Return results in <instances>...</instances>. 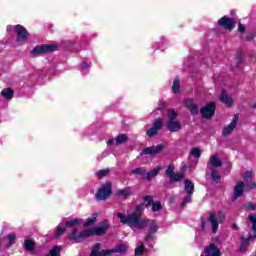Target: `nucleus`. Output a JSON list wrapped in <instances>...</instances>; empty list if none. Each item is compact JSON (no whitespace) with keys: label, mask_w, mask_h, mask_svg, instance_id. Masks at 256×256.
<instances>
[{"label":"nucleus","mask_w":256,"mask_h":256,"mask_svg":"<svg viewBox=\"0 0 256 256\" xmlns=\"http://www.w3.org/2000/svg\"><path fill=\"white\" fill-rule=\"evenodd\" d=\"M116 217L120 219V223H122V225H128L130 229L143 230L146 227H148L150 233H156L157 231H159V226L157 225V221L147 219V218L141 219L139 215L135 213L125 215L121 212H118L116 214Z\"/></svg>","instance_id":"obj_1"},{"label":"nucleus","mask_w":256,"mask_h":256,"mask_svg":"<svg viewBox=\"0 0 256 256\" xmlns=\"http://www.w3.org/2000/svg\"><path fill=\"white\" fill-rule=\"evenodd\" d=\"M125 251H127L125 244H119L114 249L101 250V243H96L90 256H109L111 253H125Z\"/></svg>","instance_id":"obj_2"},{"label":"nucleus","mask_w":256,"mask_h":256,"mask_svg":"<svg viewBox=\"0 0 256 256\" xmlns=\"http://www.w3.org/2000/svg\"><path fill=\"white\" fill-rule=\"evenodd\" d=\"M175 119H177V112L170 109L168 111V121L166 123L167 129L170 131V133H177V131H181V122Z\"/></svg>","instance_id":"obj_3"},{"label":"nucleus","mask_w":256,"mask_h":256,"mask_svg":"<svg viewBox=\"0 0 256 256\" xmlns=\"http://www.w3.org/2000/svg\"><path fill=\"white\" fill-rule=\"evenodd\" d=\"M225 213L224 212H218V215L216 216L215 213H212L208 217V221L211 224L212 233H217L219 230V223H223L225 221Z\"/></svg>","instance_id":"obj_4"},{"label":"nucleus","mask_w":256,"mask_h":256,"mask_svg":"<svg viewBox=\"0 0 256 256\" xmlns=\"http://www.w3.org/2000/svg\"><path fill=\"white\" fill-rule=\"evenodd\" d=\"M89 237H93V230L91 229H86L83 230L81 232H79V234L77 235V228H75L70 236H69V240L70 241H76V243H81L84 239H87Z\"/></svg>","instance_id":"obj_5"},{"label":"nucleus","mask_w":256,"mask_h":256,"mask_svg":"<svg viewBox=\"0 0 256 256\" xmlns=\"http://www.w3.org/2000/svg\"><path fill=\"white\" fill-rule=\"evenodd\" d=\"M112 189L111 183L107 182L106 184L102 185L100 189L95 194L96 201H107L109 197H111Z\"/></svg>","instance_id":"obj_6"},{"label":"nucleus","mask_w":256,"mask_h":256,"mask_svg":"<svg viewBox=\"0 0 256 256\" xmlns=\"http://www.w3.org/2000/svg\"><path fill=\"white\" fill-rule=\"evenodd\" d=\"M53 51H57V45H38L33 48L31 51V54L34 55V57H39V55H45V53H53Z\"/></svg>","instance_id":"obj_7"},{"label":"nucleus","mask_w":256,"mask_h":256,"mask_svg":"<svg viewBox=\"0 0 256 256\" xmlns=\"http://www.w3.org/2000/svg\"><path fill=\"white\" fill-rule=\"evenodd\" d=\"M248 219L250 221V223H252V231L254 232L253 236H249L247 239L241 238L243 241L240 245V251H245V249H247V247H249V241H251V239L256 237V215H249Z\"/></svg>","instance_id":"obj_8"},{"label":"nucleus","mask_w":256,"mask_h":256,"mask_svg":"<svg viewBox=\"0 0 256 256\" xmlns=\"http://www.w3.org/2000/svg\"><path fill=\"white\" fill-rule=\"evenodd\" d=\"M15 31L18 35L16 38V43H20V45L27 43V39H29V32H27V29L18 24L15 26Z\"/></svg>","instance_id":"obj_9"},{"label":"nucleus","mask_w":256,"mask_h":256,"mask_svg":"<svg viewBox=\"0 0 256 256\" xmlns=\"http://www.w3.org/2000/svg\"><path fill=\"white\" fill-rule=\"evenodd\" d=\"M200 114L203 119H211V117L215 115V103L210 102L206 106L202 107L200 109Z\"/></svg>","instance_id":"obj_10"},{"label":"nucleus","mask_w":256,"mask_h":256,"mask_svg":"<svg viewBox=\"0 0 256 256\" xmlns=\"http://www.w3.org/2000/svg\"><path fill=\"white\" fill-rule=\"evenodd\" d=\"M218 25L228 31H233V29H235V20L227 16H223L218 20Z\"/></svg>","instance_id":"obj_11"},{"label":"nucleus","mask_w":256,"mask_h":256,"mask_svg":"<svg viewBox=\"0 0 256 256\" xmlns=\"http://www.w3.org/2000/svg\"><path fill=\"white\" fill-rule=\"evenodd\" d=\"M237 123H239V116L235 115L232 122L223 128L222 135L224 137H227L230 133H233V131L237 127Z\"/></svg>","instance_id":"obj_12"},{"label":"nucleus","mask_w":256,"mask_h":256,"mask_svg":"<svg viewBox=\"0 0 256 256\" xmlns=\"http://www.w3.org/2000/svg\"><path fill=\"white\" fill-rule=\"evenodd\" d=\"M205 255L201 256H221V250L216 246L215 243H211L210 245L204 248Z\"/></svg>","instance_id":"obj_13"},{"label":"nucleus","mask_w":256,"mask_h":256,"mask_svg":"<svg viewBox=\"0 0 256 256\" xmlns=\"http://www.w3.org/2000/svg\"><path fill=\"white\" fill-rule=\"evenodd\" d=\"M163 149H165V146H163V144L157 145L156 147H147L141 152V155H157L158 153H161Z\"/></svg>","instance_id":"obj_14"},{"label":"nucleus","mask_w":256,"mask_h":256,"mask_svg":"<svg viewBox=\"0 0 256 256\" xmlns=\"http://www.w3.org/2000/svg\"><path fill=\"white\" fill-rule=\"evenodd\" d=\"M243 191H245V183L238 182L234 187V195L232 197L233 201L239 199V197H243Z\"/></svg>","instance_id":"obj_15"},{"label":"nucleus","mask_w":256,"mask_h":256,"mask_svg":"<svg viewBox=\"0 0 256 256\" xmlns=\"http://www.w3.org/2000/svg\"><path fill=\"white\" fill-rule=\"evenodd\" d=\"M1 97H3L6 101H11L15 95V91L12 88H4L1 93Z\"/></svg>","instance_id":"obj_16"},{"label":"nucleus","mask_w":256,"mask_h":256,"mask_svg":"<svg viewBox=\"0 0 256 256\" xmlns=\"http://www.w3.org/2000/svg\"><path fill=\"white\" fill-rule=\"evenodd\" d=\"M107 229H109V225L105 224L103 226H97L92 228V235H97V236H101V235H105V233H107Z\"/></svg>","instance_id":"obj_17"},{"label":"nucleus","mask_w":256,"mask_h":256,"mask_svg":"<svg viewBox=\"0 0 256 256\" xmlns=\"http://www.w3.org/2000/svg\"><path fill=\"white\" fill-rule=\"evenodd\" d=\"M221 103H225L226 107H231L233 105V98L227 95V92L222 91L220 96Z\"/></svg>","instance_id":"obj_18"},{"label":"nucleus","mask_w":256,"mask_h":256,"mask_svg":"<svg viewBox=\"0 0 256 256\" xmlns=\"http://www.w3.org/2000/svg\"><path fill=\"white\" fill-rule=\"evenodd\" d=\"M184 189L188 195H193L195 192V184L191 180L187 179L184 181Z\"/></svg>","instance_id":"obj_19"},{"label":"nucleus","mask_w":256,"mask_h":256,"mask_svg":"<svg viewBox=\"0 0 256 256\" xmlns=\"http://www.w3.org/2000/svg\"><path fill=\"white\" fill-rule=\"evenodd\" d=\"M129 195H131V188L120 189L115 193V197H121L122 199H127Z\"/></svg>","instance_id":"obj_20"},{"label":"nucleus","mask_w":256,"mask_h":256,"mask_svg":"<svg viewBox=\"0 0 256 256\" xmlns=\"http://www.w3.org/2000/svg\"><path fill=\"white\" fill-rule=\"evenodd\" d=\"M209 165H211V167L217 168V167H221V165H223V162H221V159H219L217 155L213 154L210 157Z\"/></svg>","instance_id":"obj_21"},{"label":"nucleus","mask_w":256,"mask_h":256,"mask_svg":"<svg viewBox=\"0 0 256 256\" xmlns=\"http://www.w3.org/2000/svg\"><path fill=\"white\" fill-rule=\"evenodd\" d=\"M185 175L183 174V172H179V173H174L170 176V183H179L180 181H183Z\"/></svg>","instance_id":"obj_22"},{"label":"nucleus","mask_w":256,"mask_h":256,"mask_svg":"<svg viewBox=\"0 0 256 256\" xmlns=\"http://www.w3.org/2000/svg\"><path fill=\"white\" fill-rule=\"evenodd\" d=\"M116 145H123V143H127L129 141V138L126 136V134H119L116 138Z\"/></svg>","instance_id":"obj_23"},{"label":"nucleus","mask_w":256,"mask_h":256,"mask_svg":"<svg viewBox=\"0 0 256 256\" xmlns=\"http://www.w3.org/2000/svg\"><path fill=\"white\" fill-rule=\"evenodd\" d=\"M159 171H161V168H159V167L154 168L153 170L149 171L146 176L148 181L153 179V177H157V175H159Z\"/></svg>","instance_id":"obj_24"},{"label":"nucleus","mask_w":256,"mask_h":256,"mask_svg":"<svg viewBox=\"0 0 256 256\" xmlns=\"http://www.w3.org/2000/svg\"><path fill=\"white\" fill-rule=\"evenodd\" d=\"M211 179L214 181V183H219V181H221V175H219V171L212 169Z\"/></svg>","instance_id":"obj_25"},{"label":"nucleus","mask_w":256,"mask_h":256,"mask_svg":"<svg viewBox=\"0 0 256 256\" xmlns=\"http://www.w3.org/2000/svg\"><path fill=\"white\" fill-rule=\"evenodd\" d=\"M179 87H181V82L179 81V78L176 77L173 81L172 85V91L173 93H179Z\"/></svg>","instance_id":"obj_26"},{"label":"nucleus","mask_w":256,"mask_h":256,"mask_svg":"<svg viewBox=\"0 0 256 256\" xmlns=\"http://www.w3.org/2000/svg\"><path fill=\"white\" fill-rule=\"evenodd\" d=\"M152 127L154 129H157L158 131H161V129L163 128V120H161V118L155 119Z\"/></svg>","instance_id":"obj_27"},{"label":"nucleus","mask_w":256,"mask_h":256,"mask_svg":"<svg viewBox=\"0 0 256 256\" xmlns=\"http://www.w3.org/2000/svg\"><path fill=\"white\" fill-rule=\"evenodd\" d=\"M61 246H55L50 250V256H61V251H62Z\"/></svg>","instance_id":"obj_28"},{"label":"nucleus","mask_w":256,"mask_h":256,"mask_svg":"<svg viewBox=\"0 0 256 256\" xmlns=\"http://www.w3.org/2000/svg\"><path fill=\"white\" fill-rule=\"evenodd\" d=\"M24 249L26 251H33V249H35V243H33L31 240H25Z\"/></svg>","instance_id":"obj_29"},{"label":"nucleus","mask_w":256,"mask_h":256,"mask_svg":"<svg viewBox=\"0 0 256 256\" xmlns=\"http://www.w3.org/2000/svg\"><path fill=\"white\" fill-rule=\"evenodd\" d=\"M97 221V214H93L92 217L88 218L84 222V227H89L90 225H93Z\"/></svg>","instance_id":"obj_30"},{"label":"nucleus","mask_w":256,"mask_h":256,"mask_svg":"<svg viewBox=\"0 0 256 256\" xmlns=\"http://www.w3.org/2000/svg\"><path fill=\"white\" fill-rule=\"evenodd\" d=\"M65 231H66L65 227L58 226L54 234V239H59V237H61V235H63Z\"/></svg>","instance_id":"obj_31"},{"label":"nucleus","mask_w":256,"mask_h":256,"mask_svg":"<svg viewBox=\"0 0 256 256\" xmlns=\"http://www.w3.org/2000/svg\"><path fill=\"white\" fill-rule=\"evenodd\" d=\"M109 175V169L99 170L96 172V177L98 179H103V177H107Z\"/></svg>","instance_id":"obj_32"},{"label":"nucleus","mask_w":256,"mask_h":256,"mask_svg":"<svg viewBox=\"0 0 256 256\" xmlns=\"http://www.w3.org/2000/svg\"><path fill=\"white\" fill-rule=\"evenodd\" d=\"M190 155H192L196 159H200V157H201V150H199V148H192L191 151H190Z\"/></svg>","instance_id":"obj_33"},{"label":"nucleus","mask_w":256,"mask_h":256,"mask_svg":"<svg viewBox=\"0 0 256 256\" xmlns=\"http://www.w3.org/2000/svg\"><path fill=\"white\" fill-rule=\"evenodd\" d=\"M145 252V245L143 243H140V245L135 249V255H143Z\"/></svg>","instance_id":"obj_34"},{"label":"nucleus","mask_w":256,"mask_h":256,"mask_svg":"<svg viewBox=\"0 0 256 256\" xmlns=\"http://www.w3.org/2000/svg\"><path fill=\"white\" fill-rule=\"evenodd\" d=\"M193 194H187L183 200H182V203H181V207H185V205L187 203H191V197H192Z\"/></svg>","instance_id":"obj_35"},{"label":"nucleus","mask_w":256,"mask_h":256,"mask_svg":"<svg viewBox=\"0 0 256 256\" xmlns=\"http://www.w3.org/2000/svg\"><path fill=\"white\" fill-rule=\"evenodd\" d=\"M144 209L145 208L143 204L136 206V209H135L136 212H134L135 215H138V217L141 219L140 215L143 213Z\"/></svg>","instance_id":"obj_36"},{"label":"nucleus","mask_w":256,"mask_h":256,"mask_svg":"<svg viewBox=\"0 0 256 256\" xmlns=\"http://www.w3.org/2000/svg\"><path fill=\"white\" fill-rule=\"evenodd\" d=\"M189 110L192 115H197V113H199V105H197V103H194V105L191 106Z\"/></svg>","instance_id":"obj_37"},{"label":"nucleus","mask_w":256,"mask_h":256,"mask_svg":"<svg viewBox=\"0 0 256 256\" xmlns=\"http://www.w3.org/2000/svg\"><path fill=\"white\" fill-rule=\"evenodd\" d=\"M157 133H159V130L156 128H153V126H152V128L148 129V131H147L148 137H155V135H157Z\"/></svg>","instance_id":"obj_38"},{"label":"nucleus","mask_w":256,"mask_h":256,"mask_svg":"<svg viewBox=\"0 0 256 256\" xmlns=\"http://www.w3.org/2000/svg\"><path fill=\"white\" fill-rule=\"evenodd\" d=\"M143 199L147 203L146 207H151V205H153V196L147 195Z\"/></svg>","instance_id":"obj_39"},{"label":"nucleus","mask_w":256,"mask_h":256,"mask_svg":"<svg viewBox=\"0 0 256 256\" xmlns=\"http://www.w3.org/2000/svg\"><path fill=\"white\" fill-rule=\"evenodd\" d=\"M78 223H81L80 219H74L66 222V227H75V225H78Z\"/></svg>","instance_id":"obj_40"},{"label":"nucleus","mask_w":256,"mask_h":256,"mask_svg":"<svg viewBox=\"0 0 256 256\" xmlns=\"http://www.w3.org/2000/svg\"><path fill=\"white\" fill-rule=\"evenodd\" d=\"M161 209H163V207L161 206V202H155L154 204H152V211L154 213L157 211H161Z\"/></svg>","instance_id":"obj_41"},{"label":"nucleus","mask_w":256,"mask_h":256,"mask_svg":"<svg viewBox=\"0 0 256 256\" xmlns=\"http://www.w3.org/2000/svg\"><path fill=\"white\" fill-rule=\"evenodd\" d=\"M175 174V167L174 166H168L166 169V175L170 178L172 175Z\"/></svg>","instance_id":"obj_42"},{"label":"nucleus","mask_w":256,"mask_h":256,"mask_svg":"<svg viewBox=\"0 0 256 256\" xmlns=\"http://www.w3.org/2000/svg\"><path fill=\"white\" fill-rule=\"evenodd\" d=\"M133 175H145V170L143 168H135L132 170Z\"/></svg>","instance_id":"obj_43"},{"label":"nucleus","mask_w":256,"mask_h":256,"mask_svg":"<svg viewBox=\"0 0 256 256\" xmlns=\"http://www.w3.org/2000/svg\"><path fill=\"white\" fill-rule=\"evenodd\" d=\"M236 61H237V65H236V69H240V64L243 63V55L242 54H238L236 57Z\"/></svg>","instance_id":"obj_44"},{"label":"nucleus","mask_w":256,"mask_h":256,"mask_svg":"<svg viewBox=\"0 0 256 256\" xmlns=\"http://www.w3.org/2000/svg\"><path fill=\"white\" fill-rule=\"evenodd\" d=\"M194 104H195V103H194L193 100H191V99H186V100L184 101V105H185V107H187V109H189L190 107H192Z\"/></svg>","instance_id":"obj_45"},{"label":"nucleus","mask_w":256,"mask_h":256,"mask_svg":"<svg viewBox=\"0 0 256 256\" xmlns=\"http://www.w3.org/2000/svg\"><path fill=\"white\" fill-rule=\"evenodd\" d=\"M252 176H251V172L247 171L244 175V181H246V183L251 182Z\"/></svg>","instance_id":"obj_46"},{"label":"nucleus","mask_w":256,"mask_h":256,"mask_svg":"<svg viewBox=\"0 0 256 256\" xmlns=\"http://www.w3.org/2000/svg\"><path fill=\"white\" fill-rule=\"evenodd\" d=\"M8 240H9V247L15 243V234H8Z\"/></svg>","instance_id":"obj_47"},{"label":"nucleus","mask_w":256,"mask_h":256,"mask_svg":"<svg viewBox=\"0 0 256 256\" xmlns=\"http://www.w3.org/2000/svg\"><path fill=\"white\" fill-rule=\"evenodd\" d=\"M201 229L202 231H207V222L205 219H201Z\"/></svg>","instance_id":"obj_48"},{"label":"nucleus","mask_w":256,"mask_h":256,"mask_svg":"<svg viewBox=\"0 0 256 256\" xmlns=\"http://www.w3.org/2000/svg\"><path fill=\"white\" fill-rule=\"evenodd\" d=\"M238 31H239L240 33H245V25L239 23V24H238Z\"/></svg>","instance_id":"obj_49"},{"label":"nucleus","mask_w":256,"mask_h":256,"mask_svg":"<svg viewBox=\"0 0 256 256\" xmlns=\"http://www.w3.org/2000/svg\"><path fill=\"white\" fill-rule=\"evenodd\" d=\"M246 209H248L249 211H255L256 205L255 204H248L246 206Z\"/></svg>","instance_id":"obj_50"},{"label":"nucleus","mask_w":256,"mask_h":256,"mask_svg":"<svg viewBox=\"0 0 256 256\" xmlns=\"http://www.w3.org/2000/svg\"><path fill=\"white\" fill-rule=\"evenodd\" d=\"M153 234L152 232H149L146 237H145V241H151L153 240Z\"/></svg>","instance_id":"obj_51"},{"label":"nucleus","mask_w":256,"mask_h":256,"mask_svg":"<svg viewBox=\"0 0 256 256\" xmlns=\"http://www.w3.org/2000/svg\"><path fill=\"white\" fill-rule=\"evenodd\" d=\"M85 69H89V64L87 62H83L81 66V71H85Z\"/></svg>","instance_id":"obj_52"},{"label":"nucleus","mask_w":256,"mask_h":256,"mask_svg":"<svg viewBox=\"0 0 256 256\" xmlns=\"http://www.w3.org/2000/svg\"><path fill=\"white\" fill-rule=\"evenodd\" d=\"M107 145H108L109 147H111V145H116L115 139H110V140H108Z\"/></svg>","instance_id":"obj_53"},{"label":"nucleus","mask_w":256,"mask_h":256,"mask_svg":"<svg viewBox=\"0 0 256 256\" xmlns=\"http://www.w3.org/2000/svg\"><path fill=\"white\" fill-rule=\"evenodd\" d=\"M157 111H161V109H165V104L163 103H160L158 106H157Z\"/></svg>","instance_id":"obj_54"},{"label":"nucleus","mask_w":256,"mask_h":256,"mask_svg":"<svg viewBox=\"0 0 256 256\" xmlns=\"http://www.w3.org/2000/svg\"><path fill=\"white\" fill-rule=\"evenodd\" d=\"M253 109H256V103L252 106Z\"/></svg>","instance_id":"obj_55"},{"label":"nucleus","mask_w":256,"mask_h":256,"mask_svg":"<svg viewBox=\"0 0 256 256\" xmlns=\"http://www.w3.org/2000/svg\"><path fill=\"white\" fill-rule=\"evenodd\" d=\"M233 227H234V229H237V225H234Z\"/></svg>","instance_id":"obj_56"}]
</instances>
